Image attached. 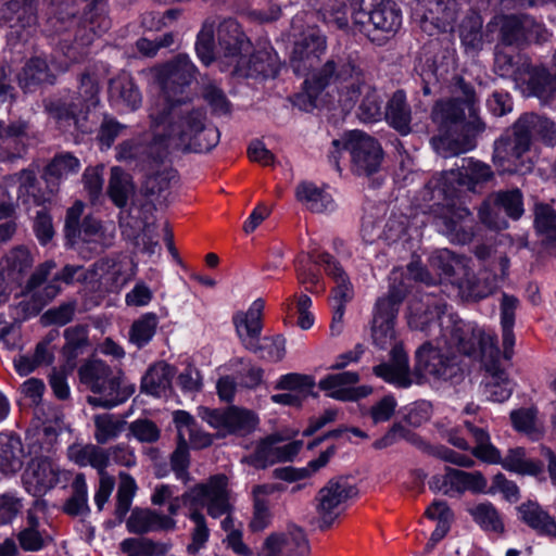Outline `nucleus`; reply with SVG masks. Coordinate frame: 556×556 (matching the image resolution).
<instances>
[{"instance_id": "aec40b11", "label": "nucleus", "mask_w": 556, "mask_h": 556, "mask_svg": "<svg viewBox=\"0 0 556 556\" xmlns=\"http://www.w3.org/2000/svg\"><path fill=\"white\" fill-rule=\"evenodd\" d=\"M327 49V39L318 29H309L294 42L290 58L293 72L306 76Z\"/></svg>"}, {"instance_id": "ddd939ff", "label": "nucleus", "mask_w": 556, "mask_h": 556, "mask_svg": "<svg viewBox=\"0 0 556 556\" xmlns=\"http://www.w3.org/2000/svg\"><path fill=\"white\" fill-rule=\"evenodd\" d=\"M358 495V489L349 478L330 479L316 494V511L319 528L325 530L345 510L348 502Z\"/></svg>"}, {"instance_id": "4c0bfd02", "label": "nucleus", "mask_w": 556, "mask_h": 556, "mask_svg": "<svg viewBox=\"0 0 556 556\" xmlns=\"http://www.w3.org/2000/svg\"><path fill=\"white\" fill-rule=\"evenodd\" d=\"M447 481L452 495L454 493L464 494L465 492L486 493L488 480L481 471H464L450 467Z\"/></svg>"}, {"instance_id": "49530a36", "label": "nucleus", "mask_w": 556, "mask_h": 556, "mask_svg": "<svg viewBox=\"0 0 556 556\" xmlns=\"http://www.w3.org/2000/svg\"><path fill=\"white\" fill-rule=\"evenodd\" d=\"M135 192L131 177L119 167L111 169L108 193L112 202L119 208L125 207Z\"/></svg>"}, {"instance_id": "13d9d810", "label": "nucleus", "mask_w": 556, "mask_h": 556, "mask_svg": "<svg viewBox=\"0 0 556 556\" xmlns=\"http://www.w3.org/2000/svg\"><path fill=\"white\" fill-rule=\"evenodd\" d=\"M26 479L39 488H50L56 481V470L49 458H35L26 469Z\"/></svg>"}, {"instance_id": "5fc2aeb1", "label": "nucleus", "mask_w": 556, "mask_h": 556, "mask_svg": "<svg viewBox=\"0 0 556 556\" xmlns=\"http://www.w3.org/2000/svg\"><path fill=\"white\" fill-rule=\"evenodd\" d=\"M482 17L477 13L467 15L459 26V37L467 50L479 51L483 46Z\"/></svg>"}, {"instance_id": "f03ea898", "label": "nucleus", "mask_w": 556, "mask_h": 556, "mask_svg": "<svg viewBox=\"0 0 556 556\" xmlns=\"http://www.w3.org/2000/svg\"><path fill=\"white\" fill-rule=\"evenodd\" d=\"M409 325L428 336H434L438 329L437 339L445 348L464 356L480 357L482 365L484 361L497 357L501 353L495 334L485 332L473 323L463 320L450 312L445 304L434 303L427 305L422 313H413Z\"/></svg>"}, {"instance_id": "4468645a", "label": "nucleus", "mask_w": 556, "mask_h": 556, "mask_svg": "<svg viewBox=\"0 0 556 556\" xmlns=\"http://www.w3.org/2000/svg\"><path fill=\"white\" fill-rule=\"evenodd\" d=\"M182 502L190 505V509L199 510V507L206 506L213 518L230 514L228 478L222 473L211 477L206 483H199L185 492Z\"/></svg>"}, {"instance_id": "7c9ffc66", "label": "nucleus", "mask_w": 556, "mask_h": 556, "mask_svg": "<svg viewBox=\"0 0 556 556\" xmlns=\"http://www.w3.org/2000/svg\"><path fill=\"white\" fill-rule=\"evenodd\" d=\"M176 521L169 517L151 509H135L127 520L130 533L144 534L152 531L174 530Z\"/></svg>"}, {"instance_id": "f8f14e48", "label": "nucleus", "mask_w": 556, "mask_h": 556, "mask_svg": "<svg viewBox=\"0 0 556 556\" xmlns=\"http://www.w3.org/2000/svg\"><path fill=\"white\" fill-rule=\"evenodd\" d=\"M460 356L445 348L435 338V344L428 341L416 351L415 369L434 380L452 381L463 376Z\"/></svg>"}, {"instance_id": "e2e57ef3", "label": "nucleus", "mask_w": 556, "mask_h": 556, "mask_svg": "<svg viewBox=\"0 0 556 556\" xmlns=\"http://www.w3.org/2000/svg\"><path fill=\"white\" fill-rule=\"evenodd\" d=\"M136 490L137 485L135 479L127 472H121L115 506V516L119 521H122L129 511Z\"/></svg>"}, {"instance_id": "6e6d98bb", "label": "nucleus", "mask_w": 556, "mask_h": 556, "mask_svg": "<svg viewBox=\"0 0 556 556\" xmlns=\"http://www.w3.org/2000/svg\"><path fill=\"white\" fill-rule=\"evenodd\" d=\"M80 170V162L70 152L58 153L45 168L47 179H65Z\"/></svg>"}, {"instance_id": "c03bdc74", "label": "nucleus", "mask_w": 556, "mask_h": 556, "mask_svg": "<svg viewBox=\"0 0 556 556\" xmlns=\"http://www.w3.org/2000/svg\"><path fill=\"white\" fill-rule=\"evenodd\" d=\"M336 447L329 446L326 451L321 452L320 455L311 462H308L306 467L294 468V467H282L274 470V476L277 479L294 482L298 480H303L311 477L313 473L317 472L319 469L324 468L330 458L334 455Z\"/></svg>"}, {"instance_id": "58836bf2", "label": "nucleus", "mask_w": 556, "mask_h": 556, "mask_svg": "<svg viewBox=\"0 0 556 556\" xmlns=\"http://www.w3.org/2000/svg\"><path fill=\"white\" fill-rule=\"evenodd\" d=\"M175 374L173 366L164 362L156 363L143 376L141 389L148 394L161 396L169 389Z\"/></svg>"}, {"instance_id": "393cba45", "label": "nucleus", "mask_w": 556, "mask_h": 556, "mask_svg": "<svg viewBox=\"0 0 556 556\" xmlns=\"http://www.w3.org/2000/svg\"><path fill=\"white\" fill-rule=\"evenodd\" d=\"M265 301L256 299L248 311H239L232 316L237 336L247 350H255L256 342L260 341L263 324V311Z\"/></svg>"}, {"instance_id": "20e7f679", "label": "nucleus", "mask_w": 556, "mask_h": 556, "mask_svg": "<svg viewBox=\"0 0 556 556\" xmlns=\"http://www.w3.org/2000/svg\"><path fill=\"white\" fill-rule=\"evenodd\" d=\"M206 115L200 109H181L175 117H168L160 126L151 125L153 144L157 146L154 160H162L170 149L182 152L204 153L219 142L217 127L205 124Z\"/></svg>"}, {"instance_id": "dca6fc26", "label": "nucleus", "mask_w": 556, "mask_h": 556, "mask_svg": "<svg viewBox=\"0 0 556 556\" xmlns=\"http://www.w3.org/2000/svg\"><path fill=\"white\" fill-rule=\"evenodd\" d=\"M198 416L210 427L217 430L219 437L230 434L245 435L257 425V417L248 409L238 406L227 408H210L200 406Z\"/></svg>"}, {"instance_id": "412c9836", "label": "nucleus", "mask_w": 556, "mask_h": 556, "mask_svg": "<svg viewBox=\"0 0 556 556\" xmlns=\"http://www.w3.org/2000/svg\"><path fill=\"white\" fill-rule=\"evenodd\" d=\"M311 552L308 540L301 528L290 527L286 532L269 534L258 556H308Z\"/></svg>"}, {"instance_id": "4be33fe9", "label": "nucleus", "mask_w": 556, "mask_h": 556, "mask_svg": "<svg viewBox=\"0 0 556 556\" xmlns=\"http://www.w3.org/2000/svg\"><path fill=\"white\" fill-rule=\"evenodd\" d=\"M217 40L222 62L229 70L244 52L252 50V43L233 18H226L217 28Z\"/></svg>"}, {"instance_id": "c85d7f7f", "label": "nucleus", "mask_w": 556, "mask_h": 556, "mask_svg": "<svg viewBox=\"0 0 556 556\" xmlns=\"http://www.w3.org/2000/svg\"><path fill=\"white\" fill-rule=\"evenodd\" d=\"M109 99L116 106L129 111L138 110L142 104V94L130 74L119 73L109 81Z\"/></svg>"}, {"instance_id": "2eb2a0df", "label": "nucleus", "mask_w": 556, "mask_h": 556, "mask_svg": "<svg viewBox=\"0 0 556 556\" xmlns=\"http://www.w3.org/2000/svg\"><path fill=\"white\" fill-rule=\"evenodd\" d=\"M494 172L489 164L468 159L466 164L459 169L431 178L427 184V188L437 192L439 198H448L452 195V191L446 188V182L457 180L459 185L465 186L469 191L478 192L488 182L494 180Z\"/></svg>"}, {"instance_id": "6e6552de", "label": "nucleus", "mask_w": 556, "mask_h": 556, "mask_svg": "<svg viewBox=\"0 0 556 556\" xmlns=\"http://www.w3.org/2000/svg\"><path fill=\"white\" fill-rule=\"evenodd\" d=\"M464 426L475 441L472 456L486 464H500L504 469L520 475L538 476L543 472L542 462L527 458L525 448H510L503 458L498 448L492 444L490 434L484 428L477 427L470 421H465Z\"/></svg>"}, {"instance_id": "09e8293b", "label": "nucleus", "mask_w": 556, "mask_h": 556, "mask_svg": "<svg viewBox=\"0 0 556 556\" xmlns=\"http://www.w3.org/2000/svg\"><path fill=\"white\" fill-rule=\"evenodd\" d=\"M99 84L94 76L89 73L81 74L77 96L73 98L75 105L83 113V119H87V115L91 108L99 104Z\"/></svg>"}, {"instance_id": "cd10ccee", "label": "nucleus", "mask_w": 556, "mask_h": 556, "mask_svg": "<svg viewBox=\"0 0 556 556\" xmlns=\"http://www.w3.org/2000/svg\"><path fill=\"white\" fill-rule=\"evenodd\" d=\"M28 123L25 121L12 122L9 125L0 124V160L13 161L25 153Z\"/></svg>"}, {"instance_id": "864d4df0", "label": "nucleus", "mask_w": 556, "mask_h": 556, "mask_svg": "<svg viewBox=\"0 0 556 556\" xmlns=\"http://www.w3.org/2000/svg\"><path fill=\"white\" fill-rule=\"evenodd\" d=\"M531 21L516 15L505 16L501 26L502 42L507 46L521 45L529 39Z\"/></svg>"}, {"instance_id": "423d86ee", "label": "nucleus", "mask_w": 556, "mask_h": 556, "mask_svg": "<svg viewBox=\"0 0 556 556\" xmlns=\"http://www.w3.org/2000/svg\"><path fill=\"white\" fill-rule=\"evenodd\" d=\"M365 62L361 53L352 48L333 49L330 56L311 78L305 79L314 92L324 90L331 84L340 87V99L352 108L365 87Z\"/></svg>"}, {"instance_id": "a878e982", "label": "nucleus", "mask_w": 556, "mask_h": 556, "mask_svg": "<svg viewBox=\"0 0 556 556\" xmlns=\"http://www.w3.org/2000/svg\"><path fill=\"white\" fill-rule=\"evenodd\" d=\"M277 72L276 55L268 50L244 52L230 68V74L238 77H269Z\"/></svg>"}, {"instance_id": "0eeeda50", "label": "nucleus", "mask_w": 556, "mask_h": 556, "mask_svg": "<svg viewBox=\"0 0 556 556\" xmlns=\"http://www.w3.org/2000/svg\"><path fill=\"white\" fill-rule=\"evenodd\" d=\"M80 382L98 396H89L92 406L112 408L124 403L135 391L131 386H123L122 371L112 369L101 359H90L78 370Z\"/></svg>"}, {"instance_id": "774afa93", "label": "nucleus", "mask_w": 556, "mask_h": 556, "mask_svg": "<svg viewBox=\"0 0 556 556\" xmlns=\"http://www.w3.org/2000/svg\"><path fill=\"white\" fill-rule=\"evenodd\" d=\"M348 0H328L319 8L324 22L339 29L349 28V18L345 12Z\"/></svg>"}, {"instance_id": "b1692460", "label": "nucleus", "mask_w": 556, "mask_h": 556, "mask_svg": "<svg viewBox=\"0 0 556 556\" xmlns=\"http://www.w3.org/2000/svg\"><path fill=\"white\" fill-rule=\"evenodd\" d=\"M280 442L282 438L278 434L262 440L251 456V464L257 468H265L277 462L291 460L303 445L302 441H292L285 445H279Z\"/></svg>"}, {"instance_id": "9b49d317", "label": "nucleus", "mask_w": 556, "mask_h": 556, "mask_svg": "<svg viewBox=\"0 0 556 556\" xmlns=\"http://www.w3.org/2000/svg\"><path fill=\"white\" fill-rule=\"evenodd\" d=\"M85 204L76 201L66 211L64 233L67 242L74 245L81 240L100 245L101 249L111 247L115 239V226L112 223L102 225L91 215L85 216L81 220Z\"/></svg>"}, {"instance_id": "2f4dec72", "label": "nucleus", "mask_w": 556, "mask_h": 556, "mask_svg": "<svg viewBox=\"0 0 556 556\" xmlns=\"http://www.w3.org/2000/svg\"><path fill=\"white\" fill-rule=\"evenodd\" d=\"M520 520L538 534L555 539L556 520L536 502L528 501L518 506Z\"/></svg>"}, {"instance_id": "bb28decb", "label": "nucleus", "mask_w": 556, "mask_h": 556, "mask_svg": "<svg viewBox=\"0 0 556 556\" xmlns=\"http://www.w3.org/2000/svg\"><path fill=\"white\" fill-rule=\"evenodd\" d=\"M470 212L463 206H446L438 218L440 230L452 241L466 244L473 237L472 227L468 224Z\"/></svg>"}, {"instance_id": "c756f323", "label": "nucleus", "mask_w": 556, "mask_h": 556, "mask_svg": "<svg viewBox=\"0 0 556 556\" xmlns=\"http://www.w3.org/2000/svg\"><path fill=\"white\" fill-rule=\"evenodd\" d=\"M460 292L469 300L478 301L492 294L498 286L497 274L483 269L475 275L468 268L458 281Z\"/></svg>"}, {"instance_id": "de8ad7c7", "label": "nucleus", "mask_w": 556, "mask_h": 556, "mask_svg": "<svg viewBox=\"0 0 556 556\" xmlns=\"http://www.w3.org/2000/svg\"><path fill=\"white\" fill-rule=\"evenodd\" d=\"M534 228L545 243L556 249V211L546 203H536L534 206Z\"/></svg>"}, {"instance_id": "c9c22d12", "label": "nucleus", "mask_w": 556, "mask_h": 556, "mask_svg": "<svg viewBox=\"0 0 556 556\" xmlns=\"http://www.w3.org/2000/svg\"><path fill=\"white\" fill-rule=\"evenodd\" d=\"M101 444H74L67 450L68 458L79 467L91 466L99 475L105 473L108 457Z\"/></svg>"}, {"instance_id": "338daca9", "label": "nucleus", "mask_w": 556, "mask_h": 556, "mask_svg": "<svg viewBox=\"0 0 556 556\" xmlns=\"http://www.w3.org/2000/svg\"><path fill=\"white\" fill-rule=\"evenodd\" d=\"M190 465V454L187 439L180 435V440L177 441V446L170 455V468L174 471L176 478L187 483L190 480V473L188 471Z\"/></svg>"}, {"instance_id": "4d7b16f0", "label": "nucleus", "mask_w": 556, "mask_h": 556, "mask_svg": "<svg viewBox=\"0 0 556 556\" xmlns=\"http://www.w3.org/2000/svg\"><path fill=\"white\" fill-rule=\"evenodd\" d=\"M159 317L155 313H146L136 319L129 330L130 342L137 348L147 345L155 334Z\"/></svg>"}, {"instance_id": "bf43d9fd", "label": "nucleus", "mask_w": 556, "mask_h": 556, "mask_svg": "<svg viewBox=\"0 0 556 556\" xmlns=\"http://www.w3.org/2000/svg\"><path fill=\"white\" fill-rule=\"evenodd\" d=\"M269 490L267 485H256L253 489L254 505L253 516L249 523V528L252 532H261L265 530L271 521V514L268 508V502L261 497V494H268Z\"/></svg>"}, {"instance_id": "603ef678", "label": "nucleus", "mask_w": 556, "mask_h": 556, "mask_svg": "<svg viewBox=\"0 0 556 556\" xmlns=\"http://www.w3.org/2000/svg\"><path fill=\"white\" fill-rule=\"evenodd\" d=\"M295 195L300 202L315 213L327 211L332 204L330 195L312 182L304 181L299 184Z\"/></svg>"}, {"instance_id": "052dcab7", "label": "nucleus", "mask_w": 556, "mask_h": 556, "mask_svg": "<svg viewBox=\"0 0 556 556\" xmlns=\"http://www.w3.org/2000/svg\"><path fill=\"white\" fill-rule=\"evenodd\" d=\"M64 338L66 343L63 348V354L67 363L74 365L75 359L83 354L84 349L88 345L87 328L81 325L66 328Z\"/></svg>"}, {"instance_id": "0e129e2a", "label": "nucleus", "mask_w": 556, "mask_h": 556, "mask_svg": "<svg viewBox=\"0 0 556 556\" xmlns=\"http://www.w3.org/2000/svg\"><path fill=\"white\" fill-rule=\"evenodd\" d=\"M363 92L364 98L358 108V117L366 123L379 121L382 116V100L379 93L366 83L365 87L362 88Z\"/></svg>"}, {"instance_id": "680f3d73", "label": "nucleus", "mask_w": 556, "mask_h": 556, "mask_svg": "<svg viewBox=\"0 0 556 556\" xmlns=\"http://www.w3.org/2000/svg\"><path fill=\"white\" fill-rule=\"evenodd\" d=\"M456 2L454 0H437L425 15L424 22L431 21L439 30L445 31L456 21Z\"/></svg>"}, {"instance_id": "3c124183", "label": "nucleus", "mask_w": 556, "mask_h": 556, "mask_svg": "<svg viewBox=\"0 0 556 556\" xmlns=\"http://www.w3.org/2000/svg\"><path fill=\"white\" fill-rule=\"evenodd\" d=\"M72 495L63 505V511L72 517L87 516L90 511L88 505V491L84 473H77L72 482Z\"/></svg>"}, {"instance_id": "7ed1b4c3", "label": "nucleus", "mask_w": 556, "mask_h": 556, "mask_svg": "<svg viewBox=\"0 0 556 556\" xmlns=\"http://www.w3.org/2000/svg\"><path fill=\"white\" fill-rule=\"evenodd\" d=\"M404 298L402 289L391 287L384 296L377 300L371 326L372 344L382 351L391 349V362L375 366L372 372L399 388H408L413 382L407 354L397 341L394 330V321Z\"/></svg>"}, {"instance_id": "f704fd0d", "label": "nucleus", "mask_w": 556, "mask_h": 556, "mask_svg": "<svg viewBox=\"0 0 556 556\" xmlns=\"http://www.w3.org/2000/svg\"><path fill=\"white\" fill-rule=\"evenodd\" d=\"M75 105V101H65L62 99L49 100L45 104L48 114L60 124H73L77 130L83 134L91 131V127L87 125V119H83V113Z\"/></svg>"}, {"instance_id": "6ab92c4d", "label": "nucleus", "mask_w": 556, "mask_h": 556, "mask_svg": "<svg viewBox=\"0 0 556 556\" xmlns=\"http://www.w3.org/2000/svg\"><path fill=\"white\" fill-rule=\"evenodd\" d=\"M319 260L326 265L327 275L337 283L331 296L333 314L330 330L332 334H339L342 331L345 304L353 298V287L348 274L332 255L325 253L319 256Z\"/></svg>"}, {"instance_id": "8fccbe9b", "label": "nucleus", "mask_w": 556, "mask_h": 556, "mask_svg": "<svg viewBox=\"0 0 556 556\" xmlns=\"http://www.w3.org/2000/svg\"><path fill=\"white\" fill-rule=\"evenodd\" d=\"M93 437L98 444L115 440L124 431L127 421L113 414H99L93 417Z\"/></svg>"}, {"instance_id": "f257e3e1", "label": "nucleus", "mask_w": 556, "mask_h": 556, "mask_svg": "<svg viewBox=\"0 0 556 556\" xmlns=\"http://www.w3.org/2000/svg\"><path fill=\"white\" fill-rule=\"evenodd\" d=\"M452 97L438 100L431 119L444 132L435 148L444 157L459 155L476 148L477 137L485 129L480 117L479 98L475 87L463 77L453 78Z\"/></svg>"}, {"instance_id": "9d476101", "label": "nucleus", "mask_w": 556, "mask_h": 556, "mask_svg": "<svg viewBox=\"0 0 556 556\" xmlns=\"http://www.w3.org/2000/svg\"><path fill=\"white\" fill-rule=\"evenodd\" d=\"M353 28L371 42L383 45L402 25V11L390 0H381L370 9L361 8L352 15Z\"/></svg>"}, {"instance_id": "37998d69", "label": "nucleus", "mask_w": 556, "mask_h": 556, "mask_svg": "<svg viewBox=\"0 0 556 556\" xmlns=\"http://www.w3.org/2000/svg\"><path fill=\"white\" fill-rule=\"evenodd\" d=\"M23 466V447L18 438L0 434V472L11 475Z\"/></svg>"}, {"instance_id": "f3484780", "label": "nucleus", "mask_w": 556, "mask_h": 556, "mask_svg": "<svg viewBox=\"0 0 556 556\" xmlns=\"http://www.w3.org/2000/svg\"><path fill=\"white\" fill-rule=\"evenodd\" d=\"M343 149L350 152L352 170L357 175L369 176L376 173L383 157L379 142L363 131H351L344 139Z\"/></svg>"}, {"instance_id": "5701e85b", "label": "nucleus", "mask_w": 556, "mask_h": 556, "mask_svg": "<svg viewBox=\"0 0 556 556\" xmlns=\"http://www.w3.org/2000/svg\"><path fill=\"white\" fill-rule=\"evenodd\" d=\"M358 381L359 375L356 371H342L320 379L318 388L331 399L352 402L366 397L372 392V388L368 386L354 387Z\"/></svg>"}, {"instance_id": "1a4fd4ad", "label": "nucleus", "mask_w": 556, "mask_h": 556, "mask_svg": "<svg viewBox=\"0 0 556 556\" xmlns=\"http://www.w3.org/2000/svg\"><path fill=\"white\" fill-rule=\"evenodd\" d=\"M531 140L517 119L495 140L492 161L501 173L526 175L533 168Z\"/></svg>"}, {"instance_id": "69168bd1", "label": "nucleus", "mask_w": 556, "mask_h": 556, "mask_svg": "<svg viewBox=\"0 0 556 556\" xmlns=\"http://www.w3.org/2000/svg\"><path fill=\"white\" fill-rule=\"evenodd\" d=\"M214 27L215 21L206 20L198 34L195 42L197 54L205 65L214 60Z\"/></svg>"}, {"instance_id": "ea45409f", "label": "nucleus", "mask_w": 556, "mask_h": 556, "mask_svg": "<svg viewBox=\"0 0 556 556\" xmlns=\"http://www.w3.org/2000/svg\"><path fill=\"white\" fill-rule=\"evenodd\" d=\"M519 305V300L504 293L501 301V326L503 337V354L506 359H510L514 354L515 336V313Z\"/></svg>"}, {"instance_id": "79ce46f5", "label": "nucleus", "mask_w": 556, "mask_h": 556, "mask_svg": "<svg viewBox=\"0 0 556 556\" xmlns=\"http://www.w3.org/2000/svg\"><path fill=\"white\" fill-rule=\"evenodd\" d=\"M50 7L49 20L56 33L67 30L78 23L76 0H45Z\"/></svg>"}, {"instance_id": "473e14b6", "label": "nucleus", "mask_w": 556, "mask_h": 556, "mask_svg": "<svg viewBox=\"0 0 556 556\" xmlns=\"http://www.w3.org/2000/svg\"><path fill=\"white\" fill-rule=\"evenodd\" d=\"M483 367L490 376L484 387L488 399L498 403L506 401L511 395L513 383L501 367L500 355L484 361Z\"/></svg>"}, {"instance_id": "39448f33", "label": "nucleus", "mask_w": 556, "mask_h": 556, "mask_svg": "<svg viewBox=\"0 0 556 556\" xmlns=\"http://www.w3.org/2000/svg\"><path fill=\"white\" fill-rule=\"evenodd\" d=\"M160 94L149 108L150 125L160 126L179 110L187 109L186 89L195 79L197 67L188 55L178 54L173 60L150 70Z\"/></svg>"}, {"instance_id": "a18cd8bd", "label": "nucleus", "mask_w": 556, "mask_h": 556, "mask_svg": "<svg viewBox=\"0 0 556 556\" xmlns=\"http://www.w3.org/2000/svg\"><path fill=\"white\" fill-rule=\"evenodd\" d=\"M518 119L531 141L538 137L547 146L556 144V127L551 119L534 113L523 114Z\"/></svg>"}, {"instance_id": "e433bc0d", "label": "nucleus", "mask_w": 556, "mask_h": 556, "mask_svg": "<svg viewBox=\"0 0 556 556\" xmlns=\"http://www.w3.org/2000/svg\"><path fill=\"white\" fill-rule=\"evenodd\" d=\"M476 525L484 532L502 535L505 532V523L502 514L495 505L489 501L478 503L467 509Z\"/></svg>"}, {"instance_id": "a211bd4d", "label": "nucleus", "mask_w": 556, "mask_h": 556, "mask_svg": "<svg viewBox=\"0 0 556 556\" xmlns=\"http://www.w3.org/2000/svg\"><path fill=\"white\" fill-rule=\"evenodd\" d=\"M495 208L503 210L513 219H519L523 210V195L518 188L492 192L479 207L480 220L490 228L504 229L507 223L504 219L497 220Z\"/></svg>"}, {"instance_id": "72a5a7b5", "label": "nucleus", "mask_w": 556, "mask_h": 556, "mask_svg": "<svg viewBox=\"0 0 556 556\" xmlns=\"http://www.w3.org/2000/svg\"><path fill=\"white\" fill-rule=\"evenodd\" d=\"M384 117L388 124L402 136L412 131V109L403 90H396L388 100Z\"/></svg>"}, {"instance_id": "a19ab883", "label": "nucleus", "mask_w": 556, "mask_h": 556, "mask_svg": "<svg viewBox=\"0 0 556 556\" xmlns=\"http://www.w3.org/2000/svg\"><path fill=\"white\" fill-rule=\"evenodd\" d=\"M430 263L442 276L456 285L467 269L465 260L447 249L437 251L431 256Z\"/></svg>"}]
</instances>
